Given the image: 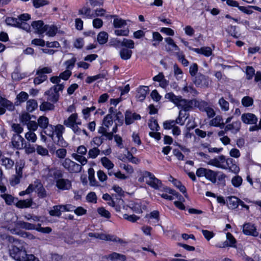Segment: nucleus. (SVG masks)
<instances>
[{"instance_id": "nucleus-1", "label": "nucleus", "mask_w": 261, "mask_h": 261, "mask_svg": "<svg viewBox=\"0 0 261 261\" xmlns=\"http://www.w3.org/2000/svg\"><path fill=\"white\" fill-rule=\"evenodd\" d=\"M10 255L17 261H24L27 256V251L23 242L15 240L8 244Z\"/></svg>"}, {"instance_id": "nucleus-2", "label": "nucleus", "mask_w": 261, "mask_h": 261, "mask_svg": "<svg viewBox=\"0 0 261 261\" xmlns=\"http://www.w3.org/2000/svg\"><path fill=\"white\" fill-rule=\"evenodd\" d=\"M44 129V133L51 137L55 142L60 145L63 139L62 134L64 130L63 125L59 124L56 126L48 125Z\"/></svg>"}, {"instance_id": "nucleus-3", "label": "nucleus", "mask_w": 261, "mask_h": 261, "mask_svg": "<svg viewBox=\"0 0 261 261\" xmlns=\"http://www.w3.org/2000/svg\"><path fill=\"white\" fill-rule=\"evenodd\" d=\"M165 98L175 104L178 108L185 111H189L190 108L189 102L181 96H176L172 92H169L165 95Z\"/></svg>"}, {"instance_id": "nucleus-4", "label": "nucleus", "mask_w": 261, "mask_h": 261, "mask_svg": "<svg viewBox=\"0 0 261 261\" xmlns=\"http://www.w3.org/2000/svg\"><path fill=\"white\" fill-rule=\"evenodd\" d=\"M5 227L13 234H18L17 227V218L15 214L12 212L7 213L4 216Z\"/></svg>"}, {"instance_id": "nucleus-5", "label": "nucleus", "mask_w": 261, "mask_h": 261, "mask_svg": "<svg viewBox=\"0 0 261 261\" xmlns=\"http://www.w3.org/2000/svg\"><path fill=\"white\" fill-rule=\"evenodd\" d=\"M64 88V84H58L54 85L46 91L44 94L47 96V100L56 102L59 98V91H62Z\"/></svg>"}, {"instance_id": "nucleus-6", "label": "nucleus", "mask_w": 261, "mask_h": 261, "mask_svg": "<svg viewBox=\"0 0 261 261\" xmlns=\"http://www.w3.org/2000/svg\"><path fill=\"white\" fill-rule=\"evenodd\" d=\"M22 228L28 230L35 229L39 232L46 233H48L51 231V229L49 227H41L40 224H38L37 225V227H36L35 225L33 224L20 221L17 222V229L18 230V228Z\"/></svg>"}, {"instance_id": "nucleus-7", "label": "nucleus", "mask_w": 261, "mask_h": 261, "mask_svg": "<svg viewBox=\"0 0 261 261\" xmlns=\"http://www.w3.org/2000/svg\"><path fill=\"white\" fill-rule=\"evenodd\" d=\"M88 236L89 237H93L96 239H99L101 240L118 242L121 244L125 243L124 241L114 235H111L104 233L90 232L88 233Z\"/></svg>"}, {"instance_id": "nucleus-8", "label": "nucleus", "mask_w": 261, "mask_h": 261, "mask_svg": "<svg viewBox=\"0 0 261 261\" xmlns=\"http://www.w3.org/2000/svg\"><path fill=\"white\" fill-rule=\"evenodd\" d=\"M230 161L228 160V158H226L224 155H221L214 159H210L207 162V164L218 168L226 170V163L227 162H230Z\"/></svg>"}, {"instance_id": "nucleus-9", "label": "nucleus", "mask_w": 261, "mask_h": 261, "mask_svg": "<svg viewBox=\"0 0 261 261\" xmlns=\"http://www.w3.org/2000/svg\"><path fill=\"white\" fill-rule=\"evenodd\" d=\"M61 164L65 169L71 173H79L82 169L81 165L68 158L63 160Z\"/></svg>"}, {"instance_id": "nucleus-10", "label": "nucleus", "mask_w": 261, "mask_h": 261, "mask_svg": "<svg viewBox=\"0 0 261 261\" xmlns=\"http://www.w3.org/2000/svg\"><path fill=\"white\" fill-rule=\"evenodd\" d=\"M62 174L59 173V174L56 178V186L57 188L62 191L69 190L72 187L71 180L68 179L60 178Z\"/></svg>"}, {"instance_id": "nucleus-11", "label": "nucleus", "mask_w": 261, "mask_h": 261, "mask_svg": "<svg viewBox=\"0 0 261 261\" xmlns=\"http://www.w3.org/2000/svg\"><path fill=\"white\" fill-rule=\"evenodd\" d=\"M194 83L198 87L206 88L209 86L210 84L211 83V81L209 80L208 76L198 73L195 77Z\"/></svg>"}, {"instance_id": "nucleus-12", "label": "nucleus", "mask_w": 261, "mask_h": 261, "mask_svg": "<svg viewBox=\"0 0 261 261\" xmlns=\"http://www.w3.org/2000/svg\"><path fill=\"white\" fill-rule=\"evenodd\" d=\"M31 19V16L28 13H24L18 16V21L17 28L25 30L27 32H30L31 31L30 25L27 22V21Z\"/></svg>"}, {"instance_id": "nucleus-13", "label": "nucleus", "mask_w": 261, "mask_h": 261, "mask_svg": "<svg viewBox=\"0 0 261 261\" xmlns=\"http://www.w3.org/2000/svg\"><path fill=\"white\" fill-rule=\"evenodd\" d=\"M226 240L222 245H217L216 247L219 248H225L227 247H236L237 241L233 236L229 232L226 233Z\"/></svg>"}, {"instance_id": "nucleus-14", "label": "nucleus", "mask_w": 261, "mask_h": 261, "mask_svg": "<svg viewBox=\"0 0 261 261\" xmlns=\"http://www.w3.org/2000/svg\"><path fill=\"white\" fill-rule=\"evenodd\" d=\"M0 115H3L5 113V109L12 111L14 109L13 103L9 100L2 97L0 96Z\"/></svg>"}, {"instance_id": "nucleus-15", "label": "nucleus", "mask_w": 261, "mask_h": 261, "mask_svg": "<svg viewBox=\"0 0 261 261\" xmlns=\"http://www.w3.org/2000/svg\"><path fill=\"white\" fill-rule=\"evenodd\" d=\"M25 142L20 135H13L11 141L13 147L17 149H23Z\"/></svg>"}, {"instance_id": "nucleus-16", "label": "nucleus", "mask_w": 261, "mask_h": 261, "mask_svg": "<svg viewBox=\"0 0 261 261\" xmlns=\"http://www.w3.org/2000/svg\"><path fill=\"white\" fill-rule=\"evenodd\" d=\"M241 120L245 124H254L256 123L258 119L254 114L250 113H247L242 115Z\"/></svg>"}, {"instance_id": "nucleus-17", "label": "nucleus", "mask_w": 261, "mask_h": 261, "mask_svg": "<svg viewBox=\"0 0 261 261\" xmlns=\"http://www.w3.org/2000/svg\"><path fill=\"white\" fill-rule=\"evenodd\" d=\"M31 27L34 30L35 33L39 35L44 33L45 25L44 24L43 21L40 20L33 21L31 23Z\"/></svg>"}, {"instance_id": "nucleus-18", "label": "nucleus", "mask_w": 261, "mask_h": 261, "mask_svg": "<svg viewBox=\"0 0 261 261\" xmlns=\"http://www.w3.org/2000/svg\"><path fill=\"white\" fill-rule=\"evenodd\" d=\"M141 116L136 113H132L130 111H126L125 113V123L126 125H129L135 120H140Z\"/></svg>"}, {"instance_id": "nucleus-19", "label": "nucleus", "mask_w": 261, "mask_h": 261, "mask_svg": "<svg viewBox=\"0 0 261 261\" xmlns=\"http://www.w3.org/2000/svg\"><path fill=\"white\" fill-rule=\"evenodd\" d=\"M75 123L81 125L82 122L78 119L77 113L72 114L67 119L64 121V124L67 127H71Z\"/></svg>"}, {"instance_id": "nucleus-20", "label": "nucleus", "mask_w": 261, "mask_h": 261, "mask_svg": "<svg viewBox=\"0 0 261 261\" xmlns=\"http://www.w3.org/2000/svg\"><path fill=\"white\" fill-rule=\"evenodd\" d=\"M113 124V117L111 114H109L103 118L102 126L99 128L98 131L106 132V129H109Z\"/></svg>"}, {"instance_id": "nucleus-21", "label": "nucleus", "mask_w": 261, "mask_h": 261, "mask_svg": "<svg viewBox=\"0 0 261 261\" xmlns=\"http://www.w3.org/2000/svg\"><path fill=\"white\" fill-rule=\"evenodd\" d=\"M44 33L49 37H54L58 33H60L59 28L54 24H46Z\"/></svg>"}, {"instance_id": "nucleus-22", "label": "nucleus", "mask_w": 261, "mask_h": 261, "mask_svg": "<svg viewBox=\"0 0 261 261\" xmlns=\"http://www.w3.org/2000/svg\"><path fill=\"white\" fill-rule=\"evenodd\" d=\"M243 231L246 235L257 236L258 232L254 225L250 223H246L243 225Z\"/></svg>"}, {"instance_id": "nucleus-23", "label": "nucleus", "mask_w": 261, "mask_h": 261, "mask_svg": "<svg viewBox=\"0 0 261 261\" xmlns=\"http://www.w3.org/2000/svg\"><path fill=\"white\" fill-rule=\"evenodd\" d=\"M146 182L147 185L155 189H159L161 186V181L151 173L149 178L146 179Z\"/></svg>"}, {"instance_id": "nucleus-24", "label": "nucleus", "mask_w": 261, "mask_h": 261, "mask_svg": "<svg viewBox=\"0 0 261 261\" xmlns=\"http://www.w3.org/2000/svg\"><path fill=\"white\" fill-rule=\"evenodd\" d=\"M59 172L53 168H49L48 167H45L41 171L42 175L45 178H49L55 177V178L59 174Z\"/></svg>"}, {"instance_id": "nucleus-25", "label": "nucleus", "mask_w": 261, "mask_h": 261, "mask_svg": "<svg viewBox=\"0 0 261 261\" xmlns=\"http://www.w3.org/2000/svg\"><path fill=\"white\" fill-rule=\"evenodd\" d=\"M153 80L160 83V86L163 88H166L169 85V81L165 79L162 72H160L158 75L153 77Z\"/></svg>"}, {"instance_id": "nucleus-26", "label": "nucleus", "mask_w": 261, "mask_h": 261, "mask_svg": "<svg viewBox=\"0 0 261 261\" xmlns=\"http://www.w3.org/2000/svg\"><path fill=\"white\" fill-rule=\"evenodd\" d=\"M34 185L38 196L40 198L45 197L46 196V191L41 181L38 179L35 180Z\"/></svg>"}, {"instance_id": "nucleus-27", "label": "nucleus", "mask_w": 261, "mask_h": 261, "mask_svg": "<svg viewBox=\"0 0 261 261\" xmlns=\"http://www.w3.org/2000/svg\"><path fill=\"white\" fill-rule=\"evenodd\" d=\"M228 160H231L230 162L226 163V170L228 169L230 172L234 174H238L240 172V168L236 164L235 161L231 158H228Z\"/></svg>"}, {"instance_id": "nucleus-28", "label": "nucleus", "mask_w": 261, "mask_h": 261, "mask_svg": "<svg viewBox=\"0 0 261 261\" xmlns=\"http://www.w3.org/2000/svg\"><path fill=\"white\" fill-rule=\"evenodd\" d=\"M110 16L114 18L113 24L115 28L120 29L126 25V20L119 18L117 15H111Z\"/></svg>"}, {"instance_id": "nucleus-29", "label": "nucleus", "mask_w": 261, "mask_h": 261, "mask_svg": "<svg viewBox=\"0 0 261 261\" xmlns=\"http://www.w3.org/2000/svg\"><path fill=\"white\" fill-rule=\"evenodd\" d=\"M106 258L111 261H125L126 259L125 255L115 252L108 254Z\"/></svg>"}, {"instance_id": "nucleus-30", "label": "nucleus", "mask_w": 261, "mask_h": 261, "mask_svg": "<svg viewBox=\"0 0 261 261\" xmlns=\"http://www.w3.org/2000/svg\"><path fill=\"white\" fill-rule=\"evenodd\" d=\"M148 91V88L146 86L140 87L137 90L136 97L139 101H143L146 97Z\"/></svg>"}, {"instance_id": "nucleus-31", "label": "nucleus", "mask_w": 261, "mask_h": 261, "mask_svg": "<svg viewBox=\"0 0 261 261\" xmlns=\"http://www.w3.org/2000/svg\"><path fill=\"white\" fill-rule=\"evenodd\" d=\"M129 206L133 211L137 213H142L143 210L146 209L145 205L142 204L141 202H131Z\"/></svg>"}, {"instance_id": "nucleus-32", "label": "nucleus", "mask_w": 261, "mask_h": 261, "mask_svg": "<svg viewBox=\"0 0 261 261\" xmlns=\"http://www.w3.org/2000/svg\"><path fill=\"white\" fill-rule=\"evenodd\" d=\"M166 42L170 46L166 47V49L167 51H178L179 50V47L175 43L174 40L170 37H167L165 39Z\"/></svg>"}, {"instance_id": "nucleus-33", "label": "nucleus", "mask_w": 261, "mask_h": 261, "mask_svg": "<svg viewBox=\"0 0 261 261\" xmlns=\"http://www.w3.org/2000/svg\"><path fill=\"white\" fill-rule=\"evenodd\" d=\"M209 124L211 126L222 128L224 126L225 123L223 121L222 116L218 115L210 121Z\"/></svg>"}, {"instance_id": "nucleus-34", "label": "nucleus", "mask_w": 261, "mask_h": 261, "mask_svg": "<svg viewBox=\"0 0 261 261\" xmlns=\"http://www.w3.org/2000/svg\"><path fill=\"white\" fill-rule=\"evenodd\" d=\"M79 14L84 15V18L88 19L93 18V13H91L90 8L85 6L79 10Z\"/></svg>"}, {"instance_id": "nucleus-35", "label": "nucleus", "mask_w": 261, "mask_h": 261, "mask_svg": "<svg viewBox=\"0 0 261 261\" xmlns=\"http://www.w3.org/2000/svg\"><path fill=\"white\" fill-rule=\"evenodd\" d=\"M133 51L131 49L123 48L119 51V55L121 58L124 60H127L129 59L132 55Z\"/></svg>"}, {"instance_id": "nucleus-36", "label": "nucleus", "mask_w": 261, "mask_h": 261, "mask_svg": "<svg viewBox=\"0 0 261 261\" xmlns=\"http://www.w3.org/2000/svg\"><path fill=\"white\" fill-rule=\"evenodd\" d=\"M32 204V199H27L25 200H20L17 201L15 204L16 207L19 208L29 207Z\"/></svg>"}, {"instance_id": "nucleus-37", "label": "nucleus", "mask_w": 261, "mask_h": 261, "mask_svg": "<svg viewBox=\"0 0 261 261\" xmlns=\"http://www.w3.org/2000/svg\"><path fill=\"white\" fill-rule=\"evenodd\" d=\"M240 200L236 196L229 197L227 201L228 206L232 209L237 208L239 205Z\"/></svg>"}, {"instance_id": "nucleus-38", "label": "nucleus", "mask_w": 261, "mask_h": 261, "mask_svg": "<svg viewBox=\"0 0 261 261\" xmlns=\"http://www.w3.org/2000/svg\"><path fill=\"white\" fill-rule=\"evenodd\" d=\"M241 125V122L239 121H234L231 124H227L225 127V131L234 130L237 132L240 130Z\"/></svg>"}, {"instance_id": "nucleus-39", "label": "nucleus", "mask_w": 261, "mask_h": 261, "mask_svg": "<svg viewBox=\"0 0 261 261\" xmlns=\"http://www.w3.org/2000/svg\"><path fill=\"white\" fill-rule=\"evenodd\" d=\"M84 155H85L75 154V153H73L71 154V156L76 161L79 162L81 164L80 165L82 166L85 165L88 163V160Z\"/></svg>"}, {"instance_id": "nucleus-40", "label": "nucleus", "mask_w": 261, "mask_h": 261, "mask_svg": "<svg viewBox=\"0 0 261 261\" xmlns=\"http://www.w3.org/2000/svg\"><path fill=\"white\" fill-rule=\"evenodd\" d=\"M100 162L102 165L108 170L113 169L114 167V164L113 162L107 157L101 158Z\"/></svg>"}, {"instance_id": "nucleus-41", "label": "nucleus", "mask_w": 261, "mask_h": 261, "mask_svg": "<svg viewBox=\"0 0 261 261\" xmlns=\"http://www.w3.org/2000/svg\"><path fill=\"white\" fill-rule=\"evenodd\" d=\"M108 34L107 32L105 31L100 32L97 35V41L100 44H104L108 41Z\"/></svg>"}, {"instance_id": "nucleus-42", "label": "nucleus", "mask_w": 261, "mask_h": 261, "mask_svg": "<svg viewBox=\"0 0 261 261\" xmlns=\"http://www.w3.org/2000/svg\"><path fill=\"white\" fill-rule=\"evenodd\" d=\"M205 178L211 181L212 183H216L217 182V178L216 177V171L207 169L206 172Z\"/></svg>"}, {"instance_id": "nucleus-43", "label": "nucleus", "mask_w": 261, "mask_h": 261, "mask_svg": "<svg viewBox=\"0 0 261 261\" xmlns=\"http://www.w3.org/2000/svg\"><path fill=\"white\" fill-rule=\"evenodd\" d=\"M37 122L38 126L42 129H45L49 125L48 119L44 116L39 117L37 120Z\"/></svg>"}, {"instance_id": "nucleus-44", "label": "nucleus", "mask_w": 261, "mask_h": 261, "mask_svg": "<svg viewBox=\"0 0 261 261\" xmlns=\"http://www.w3.org/2000/svg\"><path fill=\"white\" fill-rule=\"evenodd\" d=\"M38 107V103L36 100L34 99H30L27 102L26 108L28 112H32Z\"/></svg>"}, {"instance_id": "nucleus-45", "label": "nucleus", "mask_w": 261, "mask_h": 261, "mask_svg": "<svg viewBox=\"0 0 261 261\" xmlns=\"http://www.w3.org/2000/svg\"><path fill=\"white\" fill-rule=\"evenodd\" d=\"M123 29H117L114 31V34L117 36H127L129 33L128 28H122Z\"/></svg>"}, {"instance_id": "nucleus-46", "label": "nucleus", "mask_w": 261, "mask_h": 261, "mask_svg": "<svg viewBox=\"0 0 261 261\" xmlns=\"http://www.w3.org/2000/svg\"><path fill=\"white\" fill-rule=\"evenodd\" d=\"M100 151L97 147H93L88 151V158L92 159H95L100 154Z\"/></svg>"}, {"instance_id": "nucleus-47", "label": "nucleus", "mask_w": 261, "mask_h": 261, "mask_svg": "<svg viewBox=\"0 0 261 261\" xmlns=\"http://www.w3.org/2000/svg\"><path fill=\"white\" fill-rule=\"evenodd\" d=\"M151 172L147 171H140L138 172V181L140 182H143L146 181V179L149 178L150 176Z\"/></svg>"}, {"instance_id": "nucleus-48", "label": "nucleus", "mask_w": 261, "mask_h": 261, "mask_svg": "<svg viewBox=\"0 0 261 261\" xmlns=\"http://www.w3.org/2000/svg\"><path fill=\"white\" fill-rule=\"evenodd\" d=\"M242 182L243 179L242 177L238 175L233 176L231 180V184L235 188H239L242 185Z\"/></svg>"}, {"instance_id": "nucleus-49", "label": "nucleus", "mask_w": 261, "mask_h": 261, "mask_svg": "<svg viewBox=\"0 0 261 261\" xmlns=\"http://www.w3.org/2000/svg\"><path fill=\"white\" fill-rule=\"evenodd\" d=\"M109 130V129H106V132H103L102 131H98V132L100 134H102L109 140H112L113 138V134L117 131V125L116 124H115L111 132H108Z\"/></svg>"}, {"instance_id": "nucleus-50", "label": "nucleus", "mask_w": 261, "mask_h": 261, "mask_svg": "<svg viewBox=\"0 0 261 261\" xmlns=\"http://www.w3.org/2000/svg\"><path fill=\"white\" fill-rule=\"evenodd\" d=\"M121 46L125 47L126 48L133 49L135 47V43L133 40L124 38L121 42Z\"/></svg>"}, {"instance_id": "nucleus-51", "label": "nucleus", "mask_w": 261, "mask_h": 261, "mask_svg": "<svg viewBox=\"0 0 261 261\" xmlns=\"http://www.w3.org/2000/svg\"><path fill=\"white\" fill-rule=\"evenodd\" d=\"M54 108V105L48 101H44L40 105V110L42 111L53 110Z\"/></svg>"}, {"instance_id": "nucleus-52", "label": "nucleus", "mask_w": 261, "mask_h": 261, "mask_svg": "<svg viewBox=\"0 0 261 261\" xmlns=\"http://www.w3.org/2000/svg\"><path fill=\"white\" fill-rule=\"evenodd\" d=\"M25 139L30 142L35 143L36 142L37 137L36 134L34 132L28 131L25 134Z\"/></svg>"}, {"instance_id": "nucleus-53", "label": "nucleus", "mask_w": 261, "mask_h": 261, "mask_svg": "<svg viewBox=\"0 0 261 261\" xmlns=\"http://www.w3.org/2000/svg\"><path fill=\"white\" fill-rule=\"evenodd\" d=\"M2 164L7 169H11L14 165V162L9 158L3 157L2 160Z\"/></svg>"}, {"instance_id": "nucleus-54", "label": "nucleus", "mask_w": 261, "mask_h": 261, "mask_svg": "<svg viewBox=\"0 0 261 261\" xmlns=\"http://www.w3.org/2000/svg\"><path fill=\"white\" fill-rule=\"evenodd\" d=\"M62 212L61 205H56L53 207V209L49 211V214L52 216H60Z\"/></svg>"}, {"instance_id": "nucleus-55", "label": "nucleus", "mask_w": 261, "mask_h": 261, "mask_svg": "<svg viewBox=\"0 0 261 261\" xmlns=\"http://www.w3.org/2000/svg\"><path fill=\"white\" fill-rule=\"evenodd\" d=\"M159 220V213L158 211H154L150 213L149 215V223H155Z\"/></svg>"}, {"instance_id": "nucleus-56", "label": "nucleus", "mask_w": 261, "mask_h": 261, "mask_svg": "<svg viewBox=\"0 0 261 261\" xmlns=\"http://www.w3.org/2000/svg\"><path fill=\"white\" fill-rule=\"evenodd\" d=\"M241 102L244 107H248L253 105V99L251 97L246 96L242 99Z\"/></svg>"}, {"instance_id": "nucleus-57", "label": "nucleus", "mask_w": 261, "mask_h": 261, "mask_svg": "<svg viewBox=\"0 0 261 261\" xmlns=\"http://www.w3.org/2000/svg\"><path fill=\"white\" fill-rule=\"evenodd\" d=\"M163 40V37L161 35L157 32H153L152 33V41L155 42L153 43V46H156L160 42Z\"/></svg>"}, {"instance_id": "nucleus-58", "label": "nucleus", "mask_w": 261, "mask_h": 261, "mask_svg": "<svg viewBox=\"0 0 261 261\" xmlns=\"http://www.w3.org/2000/svg\"><path fill=\"white\" fill-rule=\"evenodd\" d=\"M97 213L100 216L106 218H110L111 217L110 213L103 207H100L97 208Z\"/></svg>"}, {"instance_id": "nucleus-59", "label": "nucleus", "mask_w": 261, "mask_h": 261, "mask_svg": "<svg viewBox=\"0 0 261 261\" xmlns=\"http://www.w3.org/2000/svg\"><path fill=\"white\" fill-rule=\"evenodd\" d=\"M26 76L24 73H21L18 70H15L12 73V78L13 80L19 81Z\"/></svg>"}, {"instance_id": "nucleus-60", "label": "nucleus", "mask_w": 261, "mask_h": 261, "mask_svg": "<svg viewBox=\"0 0 261 261\" xmlns=\"http://www.w3.org/2000/svg\"><path fill=\"white\" fill-rule=\"evenodd\" d=\"M219 106L222 111H227L229 110V103L225 100L223 97L221 98L219 100Z\"/></svg>"}, {"instance_id": "nucleus-61", "label": "nucleus", "mask_w": 261, "mask_h": 261, "mask_svg": "<svg viewBox=\"0 0 261 261\" xmlns=\"http://www.w3.org/2000/svg\"><path fill=\"white\" fill-rule=\"evenodd\" d=\"M76 62V59L75 57H73L71 59L67 60L65 62V65L66 67V69H69L71 71L72 69L74 66L75 63Z\"/></svg>"}, {"instance_id": "nucleus-62", "label": "nucleus", "mask_w": 261, "mask_h": 261, "mask_svg": "<svg viewBox=\"0 0 261 261\" xmlns=\"http://www.w3.org/2000/svg\"><path fill=\"white\" fill-rule=\"evenodd\" d=\"M105 77V75L103 74H98L94 76H88L86 80V83L88 84H90L98 79H102Z\"/></svg>"}, {"instance_id": "nucleus-63", "label": "nucleus", "mask_w": 261, "mask_h": 261, "mask_svg": "<svg viewBox=\"0 0 261 261\" xmlns=\"http://www.w3.org/2000/svg\"><path fill=\"white\" fill-rule=\"evenodd\" d=\"M176 125L174 120H168L163 123V127L165 129H172Z\"/></svg>"}, {"instance_id": "nucleus-64", "label": "nucleus", "mask_w": 261, "mask_h": 261, "mask_svg": "<svg viewBox=\"0 0 261 261\" xmlns=\"http://www.w3.org/2000/svg\"><path fill=\"white\" fill-rule=\"evenodd\" d=\"M27 126L29 129V131H32L34 132L37 129L39 126L38 122H36L35 121H30L27 123Z\"/></svg>"}]
</instances>
